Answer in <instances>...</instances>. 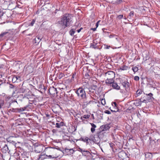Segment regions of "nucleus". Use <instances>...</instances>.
Segmentation results:
<instances>
[{
    "mask_svg": "<svg viewBox=\"0 0 160 160\" xmlns=\"http://www.w3.org/2000/svg\"><path fill=\"white\" fill-rule=\"evenodd\" d=\"M139 77L138 76H136L134 77V80L138 81L139 80Z\"/></svg>",
    "mask_w": 160,
    "mask_h": 160,
    "instance_id": "58836bf2",
    "label": "nucleus"
},
{
    "mask_svg": "<svg viewBox=\"0 0 160 160\" xmlns=\"http://www.w3.org/2000/svg\"><path fill=\"white\" fill-rule=\"evenodd\" d=\"M46 116L47 117H49L50 116V115L49 114H47L46 115Z\"/></svg>",
    "mask_w": 160,
    "mask_h": 160,
    "instance_id": "0e129e2a",
    "label": "nucleus"
},
{
    "mask_svg": "<svg viewBox=\"0 0 160 160\" xmlns=\"http://www.w3.org/2000/svg\"><path fill=\"white\" fill-rule=\"evenodd\" d=\"M46 158H47V155L45 154H41L39 156L38 159V160H42Z\"/></svg>",
    "mask_w": 160,
    "mask_h": 160,
    "instance_id": "dca6fc26",
    "label": "nucleus"
},
{
    "mask_svg": "<svg viewBox=\"0 0 160 160\" xmlns=\"http://www.w3.org/2000/svg\"><path fill=\"white\" fill-rule=\"evenodd\" d=\"M18 79V77L17 76H14L12 79V81L15 82Z\"/></svg>",
    "mask_w": 160,
    "mask_h": 160,
    "instance_id": "473e14b6",
    "label": "nucleus"
},
{
    "mask_svg": "<svg viewBox=\"0 0 160 160\" xmlns=\"http://www.w3.org/2000/svg\"><path fill=\"white\" fill-rule=\"evenodd\" d=\"M18 104V103L16 101L14 100L12 101L10 104V105H12L13 106L14 105H16L17 106Z\"/></svg>",
    "mask_w": 160,
    "mask_h": 160,
    "instance_id": "bb28decb",
    "label": "nucleus"
},
{
    "mask_svg": "<svg viewBox=\"0 0 160 160\" xmlns=\"http://www.w3.org/2000/svg\"><path fill=\"white\" fill-rule=\"evenodd\" d=\"M39 88L41 90H42V88H44V86L42 84H40L39 85Z\"/></svg>",
    "mask_w": 160,
    "mask_h": 160,
    "instance_id": "e433bc0d",
    "label": "nucleus"
},
{
    "mask_svg": "<svg viewBox=\"0 0 160 160\" xmlns=\"http://www.w3.org/2000/svg\"><path fill=\"white\" fill-rule=\"evenodd\" d=\"M101 103L102 104L104 105V104H105V101L104 100H103V99H102V101H101Z\"/></svg>",
    "mask_w": 160,
    "mask_h": 160,
    "instance_id": "09e8293b",
    "label": "nucleus"
},
{
    "mask_svg": "<svg viewBox=\"0 0 160 160\" xmlns=\"http://www.w3.org/2000/svg\"><path fill=\"white\" fill-rule=\"evenodd\" d=\"M80 151L82 152V151H85L84 150H83V149H80Z\"/></svg>",
    "mask_w": 160,
    "mask_h": 160,
    "instance_id": "680f3d73",
    "label": "nucleus"
},
{
    "mask_svg": "<svg viewBox=\"0 0 160 160\" xmlns=\"http://www.w3.org/2000/svg\"><path fill=\"white\" fill-rule=\"evenodd\" d=\"M49 93L53 96L56 95L57 93V91L56 88L54 87H50L49 90Z\"/></svg>",
    "mask_w": 160,
    "mask_h": 160,
    "instance_id": "423d86ee",
    "label": "nucleus"
},
{
    "mask_svg": "<svg viewBox=\"0 0 160 160\" xmlns=\"http://www.w3.org/2000/svg\"><path fill=\"white\" fill-rule=\"evenodd\" d=\"M10 35V33L8 32H3L0 34V39H3V38L9 37Z\"/></svg>",
    "mask_w": 160,
    "mask_h": 160,
    "instance_id": "6e6552de",
    "label": "nucleus"
},
{
    "mask_svg": "<svg viewBox=\"0 0 160 160\" xmlns=\"http://www.w3.org/2000/svg\"><path fill=\"white\" fill-rule=\"evenodd\" d=\"M123 15H119L118 16V18L120 19L123 18Z\"/></svg>",
    "mask_w": 160,
    "mask_h": 160,
    "instance_id": "ea45409f",
    "label": "nucleus"
},
{
    "mask_svg": "<svg viewBox=\"0 0 160 160\" xmlns=\"http://www.w3.org/2000/svg\"><path fill=\"white\" fill-rule=\"evenodd\" d=\"M85 119L84 118H82V119H81V120H82V121H84L85 120Z\"/></svg>",
    "mask_w": 160,
    "mask_h": 160,
    "instance_id": "338daca9",
    "label": "nucleus"
},
{
    "mask_svg": "<svg viewBox=\"0 0 160 160\" xmlns=\"http://www.w3.org/2000/svg\"><path fill=\"white\" fill-rule=\"evenodd\" d=\"M76 73H74L72 75V78H74V77H75L76 76Z\"/></svg>",
    "mask_w": 160,
    "mask_h": 160,
    "instance_id": "8fccbe9b",
    "label": "nucleus"
},
{
    "mask_svg": "<svg viewBox=\"0 0 160 160\" xmlns=\"http://www.w3.org/2000/svg\"><path fill=\"white\" fill-rule=\"evenodd\" d=\"M76 92L78 97L82 99L86 98V95L84 90L82 88H80L77 89Z\"/></svg>",
    "mask_w": 160,
    "mask_h": 160,
    "instance_id": "7ed1b4c3",
    "label": "nucleus"
},
{
    "mask_svg": "<svg viewBox=\"0 0 160 160\" xmlns=\"http://www.w3.org/2000/svg\"><path fill=\"white\" fill-rule=\"evenodd\" d=\"M123 87L125 88L127 92H128L130 90V84L127 81H125L122 83Z\"/></svg>",
    "mask_w": 160,
    "mask_h": 160,
    "instance_id": "0eeeda50",
    "label": "nucleus"
},
{
    "mask_svg": "<svg viewBox=\"0 0 160 160\" xmlns=\"http://www.w3.org/2000/svg\"><path fill=\"white\" fill-rule=\"evenodd\" d=\"M109 32H104V35L105 36H107L108 35H109Z\"/></svg>",
    "mask_w": 160,
    "mask_h": 160,
    "instance_id": "5fc2aeb1",
    "label": "nucleus"
},
{
    "mask_svg": "<svg viewBox=\"0 0 160 160\" xmlns=\"http://www.w3.org/2000/svg\"><path fill=\"white\" fill-rule=\"evenodd\" d=\"M100 22V21H98V22L96 23H98H98H99V22Z\"/></svg>",
    "mask_w": 160,
    "mask_h": 160,
    "instance_id": "69168bd1",
    "label": "nucleus"
},
{
    "mask_svg": "<svg viewBox=\"0 0 160 160\" xmlns=\"http://www.w3.org/2000/svg\"><path fill=\"white\" fill-rule=\"evenodd\" d=\"M56 125L57 128H60L64 125V123L62 122H61L59 123H56Z\"/></svg>",
    "mask_w": 160,
    "mask_h": 160,
    "instance_id": "aec40b11",
    "label": "nucleus"
},
{
    "mask_svg": "<svg viewBox=\"0 0 160 160\" xmlns=\"http://www.w3.org/2000/svg\"><path fill=\"white\" fill-rule=\"evenodd\" d=\"M90 47L94 49L98 48V46H97V44L95 43L94 42H93L92 43L90 44Z\"/></svg>",
    "mask_w": 160,
    "mask_h": 160,
    "instance_id": "a211bd4d",
    "label": "nucleus"
},
{
    "mask_svg": "<svg viewBox=\"0 0 160 160\" xmlns=\"http://www.w3.org/2000/svg\"><path fill=\"white\" fill-rule=\"evenodd\" d=\"M11 110L12 112H18V108H12L11 109Z\"/></svg>",
    "mask_w": 160,
    "mask_h": 160,
    "instance_id": "2f4dec72",
    "label": "nucleus"
},
{
    "mask_svg": "<svg viewBox=\"0 0 160 160\" xmlns=\"http://www.w3.org/2000/svg\"><path fill=\"white\" fill-rule=\"evenodd\" d=\"M127 155L126 153L123 151H121L120 152H119V157L121 156L122 157H124Z\"/></svg>",
    "mask_w": 160,
    "mask_h": 160,
    "instance_id": "6ab92c4d",
    "label": "nucleus"
},
{
    "mask_svg": "<svg viewBox=\"0 0 160 160\" xmlns=\"http://www.w3.org/2000/svg\"><path fill=\"white\" fill-rule=\"evenodd\" d=\"M13 137H10L8 138L7 139V141L8 142H9L10 143H12V144L15 143V142L13 140H12V139L13 138Z\"/></svg>",
    "mask_w": 160,
    "mask_h": 160,
    "instance_id": "412c9836",
    "label": "nucleus"
},
{
    "mask_svg": "<svg viewBox=\"0 0 160 160\" xmlns=\"http://www.w3.org/2000/svg\"><path fill=\"white\" fill-rule=\"evenodd\" d=\"M4 103L3 102H2L0 103V109L1 108L2 106H3Z\"/></svg>",
    "mask_w": 160,
    "mask_h": 160,
    "instance_id": "a18cd8bd",
    "label": "nucleus"
},
{
    "mask_svg": "<svg viewBox=\"0 0 160 160\" xmlns=\"http://www.w3.org/2000/svg\"><path fill=\"white\" fill-rule=\"evenodd\" d=\"M96 28H97L98 27V23H96Z\"/></svg>",
    "mask_w": 160,
    "mask_h": 160,
    "instance_id": "e2e57ef3",
    "label": "nucleus"
},
{
    "mask_svg": "<svg viewBox=\"0 0 160 160\" xmlns=\"http://www.w3.org/2000/svg\"><path fill=\"white\" fill-rule=\"evenodd\" d=\"M72 21V17L70 14H66L63 15L59 20L58 22L59 24L64 26V28L70 26Z\"/></svg>",
    "mask_w": 160,
    "mask_h": 160,
    "instance_id": "f257e3e1",
    "label": "nucleus"
},
{
    "mask_svg": "<svg viewBox=\"0 0 160 160\" xmlns=\"http://www.w3.org/2000/svg\"><path fill=\"white\" fill-rule=\"evenodd\" d=\"M134 16V12L133 11H131V12L129 13V17H130L129 18H130L131 17H132Z\"/></svg>",
    "mask_w": 160,
    "mask_h": 160,
    "instance_id": "72a5a7b5",
    "label": "nucleus"
},
{
    "mask_svg": "<svg viewBox=\"0 0 160 160\" xmlns=\"http://www.w3.org/2000/svg\"><path fill=\"white\" fill-rule=\"evenodd\" d=\"M75 30V29H72L69 31V34L71 36H72L74 35Z\"/></svg>",
    "mask_w": 160,
    "mask_h": 160,
    "instance_id": "a878e982",
    "label": "nucleus"
},
{
    "mask_svg": "<svg viewBox=\"0 0 160 160\" xmlns=\"http://www.w3.org/2000/svg\"><path fill=\"white\" fill-rule=\"evenodd\" d=\"M113 35L110 34L109 36V38H111L113 37Z\"/></svg>",
    "mask_w": 160,
    "mask_h": 160,
    "instance_id": "13d9d810",
    "label": "nucleus"
},
{
    "mask_svg": "<svg viewBox=\"0 0 160 160\" xmlns=\"http://www.w3.org/2000/svg\"><path fill=\"white\" fill-rule=\"evenodd\" d=\"M70 150L73 151V149H70Z\"/></svg>",
    "mask_w": 160,
    "mask_h": 160,
    "instance_id": "774afa93",
    "label": "nucleus"
},
{
    "mask_svg": "<svg viewBox=\"0 0 160 160\" xmlns=\"http://www.w3.org/2000/svg\"><path fill=\"white\" fill-rule=\"evenodd\" d=\"M14 87V86H13L12 85V84H10V88H13Z\"/></svg>",
    "mask_w": 160,
    "mask_h": 160,
    "instance_id": "bf43d9fd",
    "label": "nucleus"
},
{
    "mask_svg": "<svg viewBox=\"0 0 160 160\" xmlns=\"http://www.w3.org/2000/svg\"><path fill=\"white\" fill-rule=\"evenodd\" d=\"M111 86L115 89L119 90L120 89V87L118 86V84L114 82H113Z\"/></svg>",
    "mask_w": 160,
    "mask_h": 160,
    "instance_id": "9b49d317",
    "label": "nucleus"
},
{
    "mask_svg": "<svg viewBox=\"0 0 160 160\" xmlns=\"http://www.w3.org/2000/svg\"><path fill=\"white\" fill-rule=\"evenodd\" d=\"M97 28H92L91 29V30H92L93 31H95L96 30Z\"/></svg>",
    "mask_w": 160,
    "mask_h": 160,
    "instance_id": "4d7b16f0",
    "label": "nucleus"
},
{
    "mask_svg": "<svg viewBox=\"0 0 160 160\" xmlns=\"http://www.w3.org/2000/svg\"><path fill=\"white\" fill-rule=\"evenodd\" d=\"M82 154L83 155L85 156H90L91 155V153L88 150L82 151Z\"/></svg>",
    "mask_w": 160,
    "mask_h": 160,
    "instance_id": "2eb2a0df",
    "label": "nucleus"
},
{
    "mask_svg": "<svg viewBox=\"0 0 160 160\" xmlns=\"http://www.w3.org/2000/svg\"><path fill=\"white\" fill-rule=\"evenodd\" d=\"M58 157V155H56L55 156H54L53 155H52V156L51 155H47V158H57Z\"/></svg>",
    "mask_w": 160,
    "mask_h": 160,
    "instance_id": "393cba45",
    "label": "nucleus"
},
{
    "mask_svg": "<svg viewBox=\"0 0 160 160\" xmlns=\"http://www.w3.org/2000/svg\"><path fill=\"white\" fill-rule=\"evenodd\" d=\"M88 140H89V139L87 137L85 138H81L79 139L80 140L82 141L85 142H86L87 144H88L89 143L88 142Z\"/></svg>",
    "mask_w": 160,
    "mask_h": 160,
    "instance_id": "f3484780",
    "label": "nucleus"
},
{
    "mask_svg": "<svg viewBox=\"0 0 160 160\" xmlns=\"http://www.w3.org/2000/svg\"><path fill=\"white\" fill-rule=\"evenodd\" d=\"M128 67L127 66L125 65L122 66L120 68V69L121 70H127L128 69Z\"/></svg>",
    "mask_w": 160,
    "mask_h": 160,
    "instance_id": "5701e85b",
    "label": "nucleus"
},
{
    "mask_svg": "<svg viewBox=\"0 0 160 160\" xmlns=\"http://www.w3.org/2000/svg\"><path fill=\"white\" fill-rule=\"evenodd\" d=\"M122 2V0H117L115 3L117 4H119Z\"/></svg>",
    "mask_w": 160,
    "mask_h": 160,
    "instance_id": "79ce46f5",
    "label": "nucleus"
},
{
    "mask_svg": "<svg viewBox=\"0 0 160 160\" xmlns=\"http://www.w3.org/2000/svg\"><path fill=\"white\" fill-rule=\"evenodd\" d=\"M105 75L107 79H108L111 80L112 79H113L114 77L115 74L113 71H110L107 72L106 73Z\"/></svg>",
    "mask_w": 160,
    "mask_h": 160,
    "instance_id": "39448f33",
    "label": "nucleus"
},
{
    "mask_svg": "<svg viewBox=\"0 0 160 160\" xmlns=\"http://www.w3.org/2000/svg\"><path fill=\"white\" fill-rule=\"evenodd\" d=\"M111 47L110 46H108L106 45H104V48L105 49H108Z\"/></svg>",
    "mask_w": 160,
    "mask_h": 160,
    "instance_id": "4c0bfd02",
    "label": "nucleus"
},
{
    "mask_svg": "<svg viewBox=\"0 0 160 160\" xmlns=\"http://www.w3.org/2000/svg\"><path fill=\"white\" fill-rule=\"evenodd\" d=\"M132 70L134 72H135L138 70V68L137 67H133Z\"/></svg>",
    "mask_w": 160,
    "mask_h": 160,
    "instance_id": "c756f323",
    "label": "nucleus"
},
{
    "mask_svg": "<svg viewBox=\"0 0 160 160\" xmlns=\"http://www.w3.org/2000/svg\"><path fill=\"white\" fill-rule=\"evenodd\" d=\"M8 150L9 149L7 144H5L2 149V151L3 153H6L7 152H8Z\"/></svg>",
    "mask_w": 160,
    "mask_h": 160,
    "instance_id": "ddd939ff",
    "label": "nucleus"
},
{
    "mask_svg": "<svg viewBox=\"0 0 160 160\" xmlns=\"http://www.w3.org/2000/svg\"><path fill=\"white\" fill-rule=\"evenodd\" d=\"M113 104H114L115 107L116 108H117V104L115 102H113V103H112V105L113 106Z\"/></svg>",
    "mask_w": 160,
    "mask_h": 160,
    "instance_id": "de8ad7c7",
    "label": "nucleus"
},
{
    "mask_svg": "<svg viewBox=\"0 0 160 160\" xmlns=\"http://www.w3.org/2000/svg\"><path fill=\"white\" fill-rule=\"evenodd\" d=\"M145 156L146 158H148V160H150L152 157V154L151 153H147L145 154Z\"/></svg>",
    "mask_w": 160,
    "mask_h": 160,
    "instance_id": "4be33fe9",
    "label": "nucleus"
},
{
    "mask_svg": "<svg viewBox=\"0 0 160 160\" xmlns=\"http://www.w3.org/2000/svg\"><path fill=\"white\" fill-rule=\"evenodd\" d=\"M104 113L108 114H110L111 113V112L107 110H105L104 111Z\"/></svg>",
    "mask_w": 160,
    "mask_h": 160,
    "instance_id": "37998d69",
    "label": "nucleus"
},
{
    "mask_svg": "<svg viewBox=\"0 0 160 160\" xmlns=\"http://www.w3.org/2000/svg\"><path fill=\"white\" fill-rule=\"evenodd\" d=\"M35 21L34 19H33L31 22L30 23V25L31 26H33V24H34V23H35Z\"/></svg>",
    "mask_w": 160,
    "mask_h": 160,
    "instance_id": "a19ab883",
    "label": "nucleus"
},
{
    "mask_svg": "<svg viewBox=\"0 0 160 160\" xmlns=\"http://www.w3.org/2000/svg\"><path fill=\"white\" fill-rule=\"evenodd\" d=\"M109 145H110V147L112 148L113 147V146L114 145V144L113 143H109Z\"/></svg>",
    "mask_w": 160,
    "mask_h": 160,
    "instance_id": "49530a36",
    "label": "nucleus"
},
{
    "mask_svg": "<svg viewBox=\"0 0 160 160\" xmlns=\"http://www.w3.org/2000/svg\"><path fill=\"white\" fill-rule=\"evenodd\" d=\"M141 93V91L140 90H138L136 92V94L137 95V96L139 95Z\"/></svg>",
    "mask_w": 160,
    "mask_h": 160,
    "instance_id": "f704fd0d",
    "label": "nucleus"
},
{
    "mask_svg": "<svg viewBox=\"0 0 160 160\" xmlns=\"http://www.w3.org/2000/svg\"><path fill=\"white\" fill-rule=\"evenodd\" d=\"M47 88L44 86V88H42V90L43 91H45L46 89Z\"/></svg>",
    "mask_w": 160,
    "mask_h": 160,
    "instance_id": "3c124183",
    "label": "nucleus"
},
{
    "mask_svg": "<svg viewBox=\"0 0 160 160\" xmlns=\"http://www.w3.org/2000/svg\"><path fill=\"white\" fill-rule=\"evenodd\" d=\"M64 75L63 73L61 72L59 73L57 75V77L59 79H60L64 76Z\"/></svg>",
    "mask_w": 160,
    "mask_h": 160,
    "instance_id": "b1692460",
    "label": "nucleus"
},
{
    "mask_svg": "<svg viewBox=\"0 0 160 160\" xmlns=\"http://www.w3.org/2000/svg\"><path fill=\"white\" fill-rule=\"evenodd\" d=\"M82 29V28H81L77 30V32L78 33H79L81 30Z\"/></svg>",
    "mask_w": 160,
    "mask_h": 160,
    "instance_id": "603ef678",
    "label": "nucleus"
},
{
    "mask_svg": "<svg viewBox=\"0 0 160 160\" xmlns=\"http://www.w3.org/2000/svg\"><path fill=\"white\" fill-rule=\"evenodd\" d=\"M146 100L145 99H144L143 101H142L141 100H140V102H144L146 101Z\"/></svg>",
    "mask_w": 160,
    "mask_h": 160,
    "instance_id": "052dcab7",
    "label": "nucleus"
},
{
    "mask_svg": "<svg viewBox=\"0 0 160 160\" xmlns=\"http://www.w3.org/2000/svg\"><path fill=\"white\" fill-rule=\"evenodd\" d=\"M103 132H98L97 134L91 136L89 138L90 140H92L94 143L98 145L100 141V138L101 137V135L102 134Z\"/></svg>",
    "mask_w": 160,
    "mask_h": 160,
    "instance_id": "f03ea898",
    "label": "nucleus"
},
{
    "mask_svg": "<svg viewBox=\"0 0 160 160\" xmlns=\"http://www.w3.org/2000/svg\"><path fill=\"white\" fill-rule=\"evenodd\" d=\"M109 128L110 127L109 126V125L108 124L102 125L100 127V129L102 131L101 132H102V131H103L108 130Z\"/></svg>",
    "mask_w": 160,
    "mask_h": 160,
    "instance_id": "1a4fd4ad",
    "label": "nucleus"
},
{
    "mask_svg": "<svg viewBox=\"0 0 160 160\" xmlns=\"http://www.w3.org/2000/svg\"><path fill=\"white\" fill-rule=\"evenodd\" d=\"M3 12L2 10H0V18L1 17L3 14Z\"/></svg>",
    "mask_w": 160,
    "mask_h": 160,
    "instance_id": "c03bdc74",
    "label": "nucleus"
},
{
    "mask_svg": "<svg viewBox=\"0 0 160 160\" xmlns=\"http://www.w3.org/2000/svg\"><path fill=\"white\" fill-rule=\"evenodd\" d=\"M90 124L92 126V128L91 129V131L93 133L95 130V128H96V126L93 123H90Z\"/></svg>",
    "mask_w": 160,
    "mask_h": 160,
    "instance_id": "4468645a",
    "label": "nucleus"
},
{
    "mask_svg": "<svg viewBox=\"0 0 160 160\" xmlns=\"http://www.w3.org/2000/svg\"><path fill=\"white\" fill-rule=\"evenodd\" d=\"M110 109L111 110V111L112 112H117L118 111V110H117V109H116V110H112V109H111L110 108Z\"/></svg>",
    "mask_w": 160,
    "mask_h": 160,
    "instance_id": "6e6d98bb",
    "label": "nucleus"
},
{
    "mask_svg": "<svg viewBox=\"0 0 160 160\" xmlns=\"http://www.w3.org/2000/svg\"><path fill=\"white\" fill-rule=\"evenodd\" d=\"M52 132H53V133H56L57 132V131H56V130L55 129H53L52 130Z\"/></svg>",
    "mask_w": 160,
    "mask_h": 160,
    "instance_id": "864d4df0",
    "label": "nucleus"
},
{
    "mask_svg": "<svg viewBox=\"0 0 160 160\" xmlns=\"http://www.w3.org/2000/svg\"><path fill=\"white\" fill-rule=\"evenodd\" d=\"M159 139V138L157 139L155 138L154 139L153 138L152 139L151 137H150L149 138L150 145L152 148L155 147L158 144V141Z\"/></svg>",
    "mask_w": 160,
    "mask_h": 160,
    "instance_id": "20e7f679",
    "label": "nucleus"
},
{
    "mask_svg": "<svg viewBox=\"0 0 160 160\" xmlns=\"http://www.w3.org/2000/svg\"><path fill=\"white\" fill-rule=\"evenodd\" d=\"M112 79L111 80H110L109 79L107 78L106 81V82L107 83L110 84V85H112Z\"/></svg>",
    "mask_w": 160,
    "mask_h": 160,
    "instance_id": "cd10ccee",
    "label": "nucleus"
},
{
    "mask_svg": "<svg viewBox=\"0 0 160 160\" xmlns=\"http://www.w3.org/2000/svg\"><path fill=\"white\" fill-rule=\"evenodd\" d=\"M146 95L147 96H148L150 97V99H152V98H153L152 97L153 94L151 93H150L148 94H146Z\"/></svg>",
    "mask_w": 160,
    "mask_h": 160,
    "instance_id": "c9c22d12",
    "label": "nucleus"
},
{
    "mask_svg": "<svg viewBox=\"0 0 160 160\" xmlns=\"http://www.w3.org/2000/svg\"><path fill=\"white\" fill-rule=\"evenodd\" d=\"M90 117V115H84L83 116L81 117V119H82V118H84L85 119H88Z\"/></svg>",
    "mask_w": 160,
    "mask_h": 160,
    "instance_id": "c85d7f7f",
    "label": "nucleus"
},
{
    "mask_svg": "<svg viewBox=\"0 0 160 160\" xmlns=\"http://www.w3.org/2000/svg\"><path fill=\"white\" fill-rule=\"evenodd\" d=\"M29 105H26V106L23 108H18V112L20 113L22 111H25L28 107Z\"/></svg>",
    "mask_w": 160,
    "mask_h": 160,
    "instance_id": "f8f14e48",
    "label": "nucleus"
},
{
    "mask_svg": "<svg viewBox=\"0 0 160 160\" xmlns=\"http://www.w3.org/2000/svg\"><path fill=\"white\" fill-rule=\"evenodd\" d=\"M41 37H37V38H35V40L36 41V42L38 43L41 41Z\"/></svg>",
    "mask_w": 160,
    "mask_h": 160,
    "instance_id": "7c9ffc66",
    "label": "nucleus"
},
{
    "mask_svg": "<svg viewBox=\"0 0 160 160\" xmlns=\"http://www.w3.org/2000/svg\"><path fill=\"white\" fill-rule=\"evenodd\" d=\"M84 103H85V105L87 106L88 105H93L97 103L96 102H95L94 101H93L92 100H90L89 101H84Z\"/></svg>",
    "mask_w": 160,
    "mask_h": 160,
    "instance_id": "9d476101",
    "label": "nucleus"
}]
</instances>
